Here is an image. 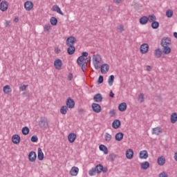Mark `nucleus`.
<instances>
[{
    "label": "nucleus",
    "mask_w": 177,
    "mask_h": 177,
    "mask_svg": "<svg viewBox=\"0 0 177 177\" xmlns=\"http://www.w3.org/2000/svg\"><path fill=\"white\" fill-rule=\"evenodd\" d=\"M77 66L82 67L83 73H85V68L88 66V62L86 61L85 58L79 57L77 59Z\"/></svg>",
    "instance_id": "nucleus-1"
},
{
    "label": "nucleus",
    "mask_w": 177,
    "mask_h": 177,
    "mask_svg": "<svg viewBox=\"0 0 177 177\" xmlns=\"http://www.w3.org/2000/svg\"><path fill=\"white\" fill-rule=\"evenodd\" d=\"M93 66L95 68V70H99L100 68V66H99V64L100 63V60H102V57H100V55H96L93 56Z\"/></svg>",
    "instance_id": "nucleus-2"
},
{
    "label": "nucleus",
    "mask_w": 177,
    "mask_h": 177,
    "mask_svg": "<svg viewBox=\"0 0 177 177\" xmlns=\"http://www.w3.org/2000/svg\"><path fill=\"white\" fill-rule=\"evenodd\" d=\"M28 160L30 162H35V161H37V153H35V151H32L29 153Z\"/></svg>",
    "instance_id": "nucleus-3"
},
{
    "label": "nucleus",
    "mask_w": 177,
    "mask_h": 177,
    "mask_svg": "<svg viewBox=\"0 0 177 177\" xmlns=\"http://www.w3.org/2000/svg\"><path fill=\"white\" fill-rule=\"evenodd\" d=\"M75 106V102H74V100L71 97H68L66 100V107L68 109H74Z\"/></svg>",
    "instance_id": "nucleus-4"
},
{
    "label": "nucleus",
    "mask_w": 177,
    "mask_h": 177,
    "mask_svg": "<svg viewBox=\"0 0 177 177\" xmlns=\"http://www.w3.org/2000/svg\"><path fill=\"white\" fill-rule=\"evenodd\" d=\"M161 46H169L171 45V38L163 37L160 42Z\"/></svg>",
    "instance_id": "nucleus-5"
},
{
    "label": "nucleus",
    "mask_w": 177,
    "mask_h": 177,
    "mask_svg": "<svg viewBox=\"0 0 177 177\" xmlns=\"http://www.w3.org/2000/svg\"><path fill=\"white\" fill-rule=\"evenodd\" d=\"M9 7V3L6 1H3L0 3V10L1 12H6L8 8Z\"/></svg>",
    "instance_id": "nucleus-6"
},
{
    "label": "nucleus",
    "mask_w": 177,
    "mask_h": 177,
    "mask_svg": "<svg viewBox=\"0 0 177 177\" xmlns=\"http://www.w3.org/2000/svg\"><path fill=\"white\" fill-rule=\"evenodd\" d=\"M91 107L94 113H100L102 111V106L97 103H93Z\"/></svg>",
    "instance_id": "nucleus-7"
},
{
    "label": "nucleus",
    "mask_w": 177,
    "mask_h": 177,
    "mask_svg": "<svg viewBox=\"0 0 177 177\" xmlns=\"http://www.w3.org/2000/svg\"><path fill=\"white\" fill-rule=\"evenodd\" d=\"M100 68L102 74H107L110 70V66L108 64H103Z\"/></svg>",
    "instance_id": "nucleus-8"
},
{
    "label": "nucleus",
    "mask_w": 177,
    "mask_h": 177,
    "mask_svg": "<svg viewBox=\"0 0 177 177\" xmlns=\"http://www.w3.org/2000/svg\"><path fill=\"white\" fill-rule=\"evenodd\" d=\"M24 8L26 10L30 12V10H31L34 8V3H32V1H28L25 2Z\"/></svg>",
    "instance_id": "nucleus-9"
},
{
    "label": "nucleus",
    "mask_w": 177,
    "mask_h": 177,
    "mask_svg": "<svg viewBox=\"0 0 177 177\" xmlns=\"http://www.w3.org/2000/svg\"><path fill=\"white\" fill-rule=\"evenodd\" d=\"M140 50L143 55L147 53V52H149V44L146 43L142 44L140 47Z\"/></svg>",
    "instance_id": "nucleus-10"
},
{
    "label": "nucleus",
    "mask_w": 177,
    "mask_h": 177,
    "mask_svg": "<svg viewBox=\"0 0 177 177\" xmlns=\"http://www.w3.org/2000/svg\"><path fill=\"white\" fill-rule=\"evenodd\" d=\"M75 42H77V39L74 36H71V37H68V39L66 40V45L67 46H70V45L73 46L74 44H75Z\"/></svg>",
    "instance_id": "nucleus-11"
},
{
    "label": "nucleus",
    "mask_w": 177,
    "mask_h": 177,
    "mask_svg": "<svg viewBox=\"0 0 177 177\" xmlns=\"http://www.w3.org/2000/svg\"><path fill=\"white\" fill-rule=\"evenodd\" d=\"M78 172H80V169L74 166L70 170L69 174L71 176H77L78 175Z\"/></svg>",
    "instance_id": "nucleus-12"
},
{
    "label": "nucleus",
    "mask_w": 177,
    "mask_h": 177,
    "mask_svg": "<svg viewBox=\"0 0 177 177\" xmlns=\"http://www.w3.org/2000/svg\"><path fill=\"white\" fill-rule=\"evenodd\" d=\"M39 126L40 128H48V122L44 119V118H40V120L39 121Z\"/></svg>",
    "instance_id": "nucleus-13"
},
{
    "label": "nucleus",
    "mask_w": 177,
    "mask_h": 177,
    "mask_svg": "<svg viewBox=\"0 0 177 177\" xmlns=\"http://www.w3.org/2000/svg\"><path fill=\"white\" fill-rule=\"evenodd\" d=\"M62 66H63L62 59H57L54 62V67L56 68V70H60V68H62Z\"/></svg>",
    "instance_id": "nucleus-14"
},
{
    "label": "nucleus",
    "mask_w": 177,
    "mask_h": 177,
    "mask_svg": "<svg viewBox=\"0 0 177 177\" xmlns=\"http://www.w3.org/2000/svg\"><path fill=\"white\" fill-rule=\"evenodd\" d=\"M75 139H77V134L75 133H70L68 136V140L69 143H74L75 142Z\"/></svg>",
    "instance_id": "nucleus-15"
},
{
    "label": "nucleus",
    "mask_w": 177,
    "mask_h": 177,
    "mask_svg": "<svg viewBox=\"0 0 177 177\" xmlns=\"http://www.w3.org/2000/svg\"><path fill=\"white\" fill-rule=\"evenodd\" d=\"M20 136H19L18 134H15L12 136V143H14V145H19V143H20Z\"/></svg>",
    "instance_id": "nucleus-16"
},
{
    "label": "nucleus",
    "mask_w": 177,
    "mask_h": 177,
    "mask_svg": "<svg viewBox=\"0 0 177 177\" xmlns=\"http://www.w3.org/2000/svg\"><path fill=\"white\" fill-rule=\"evenodd\" d=\"M139 157L141 160H146L149 158V153L146 150L141 151Z\"/></svg>",
    "instance_id": "nucleus-17"
},
{
    "label": "nucleus",
    "mask_w": 177,
    "mask_h": 177,
    "mask_svg": "<svg viewBox=\"0 0 177 177\" xmlns=\"http://www.w3.org/2000/svg\"><path fill=\"white\" fill-rule=\"evenodd\" d=\"M93 100L96 103H100V102L103 101V96L100 93H97L94 95Z\"/></svg>",
    "instance_id": "nucleus-18"
},
{
    "label": "nucleus",
    "mask_w": 177,
    "mask_h": 177,
    "mask_svg": "<svg viewBox=\"0 0 177 177\" xmlns=\"http://www.w3.org/2000/svg\"><path fill=\"white\" fill-rule=\"evenodd\" d=\"M126 157L128 158V160H132V158H133V149H129L126 151Z\"/></svg>",
    "instance_id": "nucleus-19"
},
{
    "label": "nucleus",
    "mask_w": 177,
    "mask_h": 177,
    "mask_svg": "<svg viewBox=\"0 0 177 177\" xmlns=\"http://www.w3.org/2000/svg\"><path fill=\"white\" fill-rule=\"evenodd\" d=\"M44 152H42V149L38 148L37 149V158L39 161H42L44 158Z\"/></svg>",
    "instance_id": "nucleus-20"
},
{
    "label": "nucleus",
    "mask_w": 177,
    "mask_h": 177,
    "mask_svg": "<svg viewBox=\"0 0 177 177\" xmlns=\"http://www.w3.org/2000/svg\"><path fill=\"white\" fill-rule=\"evenodd\" d=\"M120 127H121V121H120V120H115L112 122V127L114 129H118V128H120Z\"/></svg>",
    "instance_id": "nucleus-21"
},
{
    "label": "nucleus",
    "mask_w": 177,
    "mask_h": 177,
    "mask_svg": "<svg viewBox=\"0 0 177 177\" xmlns=\"http://www.w3.org/2000/svg\"><path fill=\"white\" fill-rule=\"evenodd\" d=\"M69 46L68 48H67V53L68 55H74V53H75V47L73 45H69L68 46Z\"/></svg>",
    "instance_id": "nucleus-22"
},
{
    "label": "nucleus",
    "mask_w": 177,
    "mask_h": 177,
    "mask_svg": "<svg viewBox=\"0 0 177 177\" xmlns=\"http://www.w3.org/2000/svg\"><path fill=\"white\" fill-rule=\"evenodd\" d=\"M115 139L117 140V142H121L122 139H124V133L119 132L117 133L115 136Z\"/></svg>",
    "instance_id": "nucleus-23"
},
{
    "label": "nucleus",
    "mask_w": 177,
    "mask_h": 177,
    "mask_svg": "<svg viewBox=\"0 0 177 177\" xmlns=\"http://www.w3.org/2000/svg\"><path fill=\"white\" fill-rule=\"evenodd\" d=\"M162 53H164L165 55H169V53H171V47H169V46H162Z\"/></svg>",
    "instance_id": "nucleus-24"
},
{
    "label": "nucleus",
    "mask_w": 177,
    "mask_h": 177,
    "mask_svg": "<svg viewBox=\"0 0 177 177\" xmlns=\"http://www.w3.org/2000/svg\"><path fill=\"white\" fill-rule=\"evenodd\" d=\"M154 56L155 57H156V59H160V57L162 56V50H161L160 48H157L156 50H155Z\"/></svg>",
    "instance_id": "nucleus-25"
},
{
    "label": "nucleus",
    "mask_w": 177,
    "mask_h": 177,
    "mask_svg": "<svg viewBox=\"0 0 177 177\" xmlns=\"http://www.w3.org/2000/svg\"><path fill=\"white\" fill-rule=\"evenodd\" d=\"M53 10L54 12H57V13H59L62 16H64V13H63V12H62V10L60 9V7H59V6H57V5H54L53 6Z\"/></svg>",
    "instance_id": "nucleus-26"
},
{
    "label": "nucleus",
    "mask_w": 177,
    "mask_h": 177,
    "mask_svg": "<svg viewBox=\"0 0 177 177\" xmlns=\"http://www.w3.org/2000/svg\"><path fill=\"white\" fill-rule=\"evenodd\" d=\"M140 24H142V26H145L147 23H149V18L147 16H143L141 18H140Z\"/></svg>",
    "instance_id": "nucleus-27"
},
{
    "label": "nucleus",
    "mask_w": 177,
    "mask_h": 177,
    "mask_svg": "<svg viewBox=\"0 0 177 177\" xmlns=\"http://www.w3.org/2000/svg\"><path fill=\"white\" fill-rule=\"evenodd\" d=\"M160 133H162V129L160 127H155L152 130V135H160Z\"/></svg>",
    "instance_id": "nucleus-28"
},
{
    "label": "nucleus",
    "mask_w": 177,
    "mask_h": 177,
    "mask_svg": "<svg viewBox=\"0 0 177 177\" xmlns=\"http://www.w3.org/2000/svg\"><path fill=\"white\" fill-rule=\"evenodd\" d=\"M100 151H103L104 154H109V149L104 145H100L99 146Z\"/></svg>",
    "instance_id": "nucleus-29"
},
{
    "label": "nucleus",
    "mask_w": 177,
    "mask_h": 177,
    "mask_svg": "<svg viewBox=\"0 0 177 177\" xmlns=\"http://www.w3.org/2000/svg\"><path fill=\"white\" fill-rule=\"evenodd\" d=\"M127 103L125 102H122L121 104H119L118 106V110L119 111H125L127 110Z\"/></svg>",
    "instance_id": "nucleus-30"
},
{
    "label": "nucleus",
    "mask_w": 177,
    "mask_h": 177,
    "mask_svg": "<svg viewBox=\"0 0 177 177\" xmlns=\"http://www.w3.org/2000/svg\"><path fill=\"white\" fill-rule=\"evenodd\" d=\"M170 121L171 124H175L177 121V113L176 112L173 113L170 116Z\"/></svg>",
    "instance_id": "nucleus-31"
},
{
    "label": "nucleus",
    "mask_w": 177,
    "mask_h": 177,
    "mask_svg": "<svg viewBox=\"0 0 177 177\" xmlns=\"http://www.w3.org/2000/svg\"><path fill=\"white\" fill-rule=\"evenodd\" d=\"M148 168H150V163L148 161H145L142 163H141V169H148Z\"/></svg>",
    "instance_id": "nucleus-32"
},
{
    "label": "nucleus",
    "mask_w": 177,
    "mask_h": 177,
    "mask_svg": "<svg viewBox=\"0 0 177 177\" xmlns=\"http://www.w3.org/2000/svg\"><path fill=\"white\" fill-rule=\"evenodd\" d=\"M158 165H164L165 164V158L164 156H160L158 158Z\"/></svg>",
    "instance_id": "nucleus-33"
},
{
    "label": "nucleus",
    "mask_w": 177,
    "mask_h": 177,
    "mask_svg": "<svg viewBox=\"0 0 177 177\" xmlns=\"http://www.w3.org/2000/svg\"><path fill=\"white\" fill-rule=\"evenodd\" d=\"M114 75H111L109 77L108 84L109 86H113V84H114Z\"/></svg>",
    "instance_id": "nucleus-34"
},
{
    "label": "nucleus",
    "mask_w": 177,
    "mask_h": 177,
    "mask_svg": "<svg viewBox=\"0 0 177 177\" xmlns=\"http://www.w3.org/2000/svg\"><path fill=\"white\" fill-rule=\"evenodd\" d=\"M67 111H68V108L67 106H62L60 109L61 114L66 115L67 114Z\"/></svg>",
    "instance_id": "nucleus-35"
},
{
    "label": "nucleus",
    "mask_w": 177,
    "mask_h": 177,
    "mask_svg": "<svg viewBox=\"0 0 177 177\" xmlns=\"http://www.w3.org/2000/svg\"><path fill=\"white\" fill-rule=\"evenodd\" d=\"M57 18L52 17L50 19V23L51 26H57Z\"/></svg>",
    "instance_id": "nucleus-36"
},
{
    "label": "nucleus",
    "mask_w": 177,
    "mask_h": 177,
    "mask_svg": "<svg viewBox=\"0 0 177 177\" xmlns=\"http://www.w3.org/2000/svg\"><path fill=\"white\" fill-rule=\"evenodd\" d=\"M95 168L97 174H100L103 171V165L102 164L97 165Z\"/></svg>",
    "instance_id": "nucleus-37"
},
{
    "label": "nucleus",
    "mask_w": 177,
    "mask_h": 177,
    "mask_svg": "<svg viewBox=\"0 0 177 177\" xmlns=\"http://www.w3.org/2000/svg\"><path fill=\"white\" fill-rule=\"evenodd\" d=\"M151 27H152V28L153 30H157V28H158V27H160V23L157 21H155L151 23Z\"/></svg>",
    "instance_id": "nucleus-38"
},
{
    "label": "nucleus",
    "mask_w": 177,
    "mask_h": 177,
    "mask_svg": "<svg viewBox=\"0 0 177 177\" xmlns=\"http://www.w3.org/2000/svg\"><path fill=\"white\" fill-rule=\"evenodd\" d=\"M148 19V21H149L150 23H153L156 21V20H157V17H156V15H154V14L149 15Z\"/></svg>",
    "instance_id": "nucleus-39"
},
{
    "label": "nucleus",
    "mask_w": 177,
    "mask_h": 177,
    "mask_svg": "<svg viewBox=\"0 0 177 177\" xmlns=\"http://www.w3.org/2000/svg\"><path fill=\"white\" fill-rule=\"evenodd\" d=\"M23 135L27 136L30 133V129L28 127H24L22 128Z\"/></svg>",
    "instance_id": "nucleus-40"
},
{
    "label": "nucleus",
    "mask_w": 177,
    "mask_h": 177,
    "mask_svg": "<svg viewBox=\"0 0 177 177\" xmlns=\"http://www.w3.org/2000/svg\"><path fill=\"white\" fill-rule=\"evenodd\" d=\"M138 100L140 103H143V102H145V94H143V93L139 94Z\"/></svg>",
    "instance_id": "nucleus-41"
},
{
    "label": "nucleus",
    "mask_w": 177,
    "mask_h": 177,
    "mask_svg": "<svg viewBox=\"0 0 177 177\" xmlns=\"http://www.w3.org/2000/svg\"><path fill=\"white\" fill-rule=\"evenodd\" d=\"M10 86L9 85H6L3 87L4 93L9 94L10 93Z\"/></svg>",
    "instance_id": "nucleus-42"
},
{
    "label": "nucleus",
    "mask_w": 177,
    "mask_h": 177,
    "mask_svg": "<svg viewBox=\"0 0 177 177\" xmlns=\"http://www.w3.org/2000/svg\"><path fill=\"white\" fill-rule=\"evenodd\" d=\"M166 16L167 17H172V16H174V12L171 10H168L166 12Z\"/></svg>",
    "instance_id": "nucleus-43"
},
{
    "label": "nucleus",
    "mask_w": 177,
    "mask_h": 177,
    "mask_svg": "<svg viewBox=\"0 0 177 177\" xmlns=\"http://www.w3.org/2000/svg\"><path fill=\"white\" fill-rule=\"evenodd\" d=\"M105 140L106 142H110V140H111V136L110 135V133H105Z\"/></svg>",
    "instance_id": "nucleus-44"
},
{
    "label": "nucleus",
    "mask_w": 177,
    "mask_h": 177,
    "mask_svg": "<svg viewBox=\"0 0 177 177\" xmlns=\"http://www.w3.org/2000/svg\"><path fill=\"white\" fill-rule=\"evenodd\" d=\"M30 140L32 143H37V142H38V136H32L30 138Z\"/></svg>",
    "instance_id": "nucleus-45"
},
{
    "label": "nucleus",
    "mask_w": 177,
    "mask_h": 177,
    "mask_svg": "<svg viewBox=\"0 0 177 177\" xmlns=\"http://www.w3.org/2000/svg\"><path fill=\"white\" fill-rule=\"evenodd\" d=\"M95 172H97L96 169L95 167H94V168H92L91 170H89L88 174L90 175V176H93Z\"/></svg>",
    "instance_id": "nucleus-46"
},
{
    "label": "nucleus",
    "mask_w": 177,
    "mask_h": 177,
    "mask_svg": "<svg viewBox=\"0 0 177 177\" xmlns=\"http://www.w3.org/2000/svg\"><path fill=\"white\" fill-rule=\"evenodd\" d=\"M104 81V78L103 77V75H100L97 80V84H103Z\"/></svg>",
    "instance_id": "nucleus-47"
},
{
    "label": "nucleus",
    "mask_w": 177,
    "mask_h": 177,
    "mask_svg": "<svg viewBox=\"0 0 177 177\" xmlns=\"http://www.w3.org/2000/svg\"><path fill=\"white\" fill-rule=\"evenodd\" d=\"M116 157H117V156H115V154L111 153V154L109 155V160L111 161H114V160H115Z\"/></svg>",
    "instance_id": "nucleus-48"
},
{
    "label": "nucleus",
    "mask_w": 177,
    "mask_h": 177,
    "mask_svg": "<svg viewBox=\"0 0 177 177\" xmlns=\"http://www.w3.org/2000/svg\"><path fill=\"white\" fill-rule=\"evenodd\" d=\"M28 88V85H23L19 87V91H26Z\"/></svg>",
    "instance_id": "nucleus-49"
},
{
    "label": "nucleus",
    "mask_w": 177,
    "mask_h": 177,
    "mask_svg": "<svg viewBox=\"0 0 177 177\" xmlns=\"http://www.w3.org/2000/svg\"><path fill=\"white\" fill-rule=\"evenodd\" d=\"M80 57H82V59H85V57H88V52H82V56H80Z\"/></svg>",
    "instance_id": "nucleus-50"
},
{
    "label": "nucleus",
    "mask_w": 177,
    "mask_h": 177,
    "mask_svg": "<svg viewBox=\"0 0 177 177\" xmlns=\"http://www.w3.org/2000/svg\"><path fill=\"white\" fill-rule=\"evenodd\" d=\"M159 177H168V174L165 171H162L159 174Z\"/></svg>",
    "instance_id": "nucleus-51"
},
{
    "label": "nucleus",
    "mask_w": 177,
    "mask_h": 177,
    "mask_svg": "<svg viewBox=\"0 0 177 177\" xmlns=\"http://www.w3.org/2000/svg\"><path fill=\"white\" fill-rule=\"evenodd\" d=\"M109 115L110 117H114L115 115V111L114 109H112L109 111Z\"/></svg>",
    "instance_id": "nucleus-52"
},
{
    "label": "nucleus",
    "mask_w": 177,
    "mask_h": 177,
    "mask_svg": "<svg viewBox=\"0 0 177 177\" xmlns=\"http://www.w3.org/2000/svg\"><path fill=\"white\" fill-rule=\"evenodd\" d=\"M45 31H50V24H46L44 27Z\"/></svg>",
    "instance_id": "nucleus-53"
},
{
    "label": "nucleus",
    "mask_w": 177,
    "mask_h": 177,
    "mask_svg": "<svg viewBox=\"0 0 177 177\" xmlns=\"http://www.w3.org/2000/svg\"><path fill=\"white\" fill-rule=\"evenodd\" d=\"M118 30L119 32H122V31H124V26L123 25H120L118 27Z\"/></svg>",
    "instance_id": "nucleus-54"
},
{
    "label": "nucleus",
    "mask_w": 177,
    "mask_h": 177,
    "mask_svg": "<svg viewBox=\"0 0 177 177\" xmlns=\"http://www.w3.org/2000/svg\"><path fill=\"white\" fill-rule=\"evenodd\" d=\"M4 26H5V27H10V21H6V22L4 23Z\"/></svg>",
    "instance_id": "nucleus-55"
},
{
    "label": "nucleus",
    "mask_w": 177,
    "mask_h": 177,
    "mask_svg": "<svg viewBox=\"0 0 177 177\" xmlns=\"http://www.w3.org/2000/svg\"><path fill=\"white\" fill-rule=\"evenodd\" d=\"M68 81H71L73 80V75H72V73H69L68 74Z\"/></svg>",
    "instance_id": "nucleus-56"
},
{
    "label": "nucleus",
    "mask_w": 177,
    "mask_h": 177,
    "mask_svg": "<svg viewBox=\"0 0 177 177\" xmlns=\"http://www.w3.org/2000/svg\"><path fill=\"white\" fill-rule=\"evenodd\" d=\"M55 53H57V55H59V53H60V52H62V50H60V48H55Z\"/></svg>",
    "instance_id": "nucleus-57"
},
{
    "label": "nucleus",
    "mask_w": 177,
    "mask_h": 177,
    "mask_svg": "<svg viewBox=\"0 0 177 177\" xmlns=\"http://www.w3.org/2000/svg\"><path fill=\"white\" fill-rule=\"evenodd\" d=\"M114 93H113V91H111L109 93V97L113 98L114 97Z\"/></svg>",
    "instance_id": "nucleus-58"
},
{
    "label": "nucleus",
    "mask_w": 177,
    "mask_h": 177,
    "mask_svg": "<svg viewBox=\"0 0 177 177\" xmlns=\"http://www.w3.org/2000/svg\"><path fill=\"white\" fill-rule=\"evenodd\" d=\"M107 171H108L107 167H103L102 172H103L104 174H106Z\"/></svg>",
    "instance_id": "nucleus-59"
},
{
    "label": "nucleus",
    "mask_w": 177,
    "mask_h": 177,
    "mask_svg": "<svg viewBox=\"0 0 177 177\" xmlns=\"http://www.w3.org/2000/svg\"><path fill=\"white\" fill-rule=\"evenodd\" d=\"M78 113H79L80 114H83V113H84V109H80L78 110Z\"/></svg>",
    "instance_id": "nucleus-60"
},
{
    "label": "nucleus",
    "mask_w": 177,
    "mask_h": 177,
    "mask_svg": "<svg viewBox=\"0 0 177 177\" xmlns=\"http://www.w3.org/2000/svg\"><path fill=\"white\" fill-rule=\"evenodd\" d=\"M147 71H151V66H147Z\"/></svg>",
    "instance_id": "nucleus-61"
},
{
    "label": "nucleus",
    "mask_w": 177,
    "mask_h": 177,
    "mask_svg": "<svg viewBox=\"0 0 177 177\" xmlns=\"http://www.w3.org/2000/svg\"><path fill=\"white\" fill-rule=\"evenodd\" d=\"M122 0H114L115 3H121Z\"/></svg>",
    "instance_id": "nucleus-62"
},
{
    "label": "nucleus",
    "mask_w": 177,
    "mask_h": 177,
    "mask_svg": "<svg viewBox=\"0 0 177 177\" xmlns=\"http://www.w3.org/2000/svg\"><path fill=\"white\" fill-rule=\"evenodd\" d=\"M86 62L88 63V62H91V57H88L85 59Z\"/></svg>",
    "instance_id": "nucleus-63"
},
{
    "label": "nucleus",
    "mask_w": 177,
    "mask_h": 177,
    "mask_svg": "<svg viewBox=\"0 0 177 177\" xmlns=\"http://www.w3.org/2000/svg\"><path fill=\"white\" fill-rule=\"evenodd\" d=\"M174 160L177 161V152H176L174 154Z\"/></svg>",
    "instance_id": "nucleus-64"
}]
</instances>
